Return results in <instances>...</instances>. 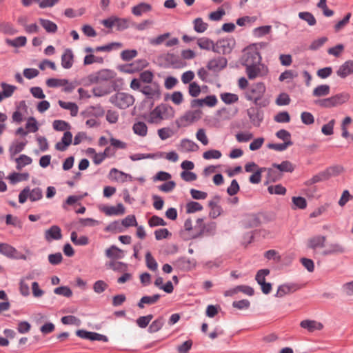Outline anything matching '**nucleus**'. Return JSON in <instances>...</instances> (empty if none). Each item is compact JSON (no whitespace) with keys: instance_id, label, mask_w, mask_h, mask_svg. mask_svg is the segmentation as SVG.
<instances>
[{"instance_id":"nucleus-1","label":"nucleus","mask_w":353,"mask_h":353,"mask_svg":"<svg viewBox=\"0 0 353 353\" xmlns=\"http://www.w3.org/2000/svg\"><path fill=\"white\" fill-rule=\"evenodd\" d=\"M265 86L263 83L259 82L252 84L246 92L245 97L249 101H252L256 106L262 108L268 105L269 101L263 99L265 92Z\"/></svg>"},{"instance_id":"nucleus-2","label":"nucleus","mask_w":353,"mask_h":353,"mask_svg":"<svg viewBox=\"0 0 353 353\" xmlns=\"http://www.w3.org/2000/svg\"><path fill=\"white\" fill-rule=\"evenodd\" d=\"M350 99V94L341 92L330 97L319 99L314 101V104L323 108H332L346 103Z\"/></svg>"},{"instance_id":"nucleus-3","label":"nucleus","mask_w":353,"mask_h":353,"mask_svg":"<svg viewBox=\"0 0 353 353\" xmlns=\"http://www.w3.org/2000/svg\"><path fill=\"white\" fill-rule=\"evenodd\" d=\"M110 102L120 109H126L134 102L132 95L125 92H117L110 98Z\"/></svg>"},{"instance_id":"nucleus-4","label":"nucleus","mask_w":353,"mask_h":353,"mask_svg":"<svg viewBox=\"0 0 353 353\" xmlns=\"http://www.w3.org/2000/svg\"><path fill=\"white\" fill-rule=\"evenodd\" d=\"M201 111L200 110L187 111L175 123L178 128L185 127L190 123L201 119Z\"/></svg>"},{"instance_id":"nucleus-5","label":"nucleus","mask_w":353,"mask_h":353,"mask_svg":"<svg viewBox=\"0 0 353 353\" xmlns=\"http://www.w3.org/2000/svg\"><path fill=\"white\" fill-rule=\"evenodd\" d=\"M235 44V40L232 37L219 39L215 43L214 52L223 54H230Z\"/></svg>"},{"instance_id":"nucleus-6","label":"nucleus","mask_w":353,"mask_h":353,"mask_svg":"<svg viewBox=\"0 0 353 353\" xmlns=\"http://www.w3.org/2000/svg\"><path fill=\"white\" fill-rule=\"evenodd\" d=\"M154 74L150 70H145L140 73L139 79H133L130 83L132 90H139L141 85L153 83Z\"/></svg>"},{"instance_id":"nucleus-7","label":"nucleus","mask_w":353,"mask_h":353,"mask_svg":"<svg viewBox=\"0 0 353 353\" xmlns=\"http://www.w3.org/2000/svg\"><path fill=\"white\" fill-rule=\"evenodd\" d=\"M138 90L149 99L159 98L161 94L160 86L157 82L141 85V88Z\"/></svg>"},{"instance_id":"nucleus-8","label":"nucleus","mask_w":353,"mask_h":353,"mask_svg":"<svg viewBox=\"0 0 353 353\" xmlns=\"http://www.w3.org/2000/svg\"><path fill=\"white\" fill-rule=\"evenodd\" d=\"M261 61V54L256 49L247 50L242 57V64L244 66L260 65Z\"/></svg>"},{"instance_id":"nucleus-9","label":"nucleus","mask_w":353,"mask_h":353,"mask_svg":"<svg viewBox=\"0 0 353 353\" xmlns=\"http://www.w3.org/2000/svg\"><path fill=\"white\" fill-rule=\"evenodd\" d=\"M302 285L296 283H287L279 286L275 294L276 297H283V296L293 293L301 289Z\"/></svg>"},{"instance_id":"nucleus-10","label":"nucleus","mask_w":353,"mask_h":353,"mask_svg":"<svg viewBox=\"0 0 353 353\" xmlns=\"http://www.w3.org/2000/svg\"><path fill=\"white\" fill-rule=\"evenodd\" d=\"M174 265L183 271H189L196 266V261L185 256L178 258L174 263Z\"/></svg>"},{"instance_id":"nucleus-11","label":"nucleus","mask_w":353,"mask_h":353,"mask_svg":"<svg viewBox=\"0 0 353 353\" xmlns=\"http://www.w3.org/2000/svg\"><path fill=\"white\" fill-rule=\"evenodd\" d=\"M228 64V60L223 57H219L210 60L207 64V68L214 72H219L224 69Z\"/></svg>"},{"instance_id":"nucleus-12","label":"nucleus","mask_w":353,"mask_h":353,"mask_svg":"<svg viewBox=\"0 0 353 353\" xmlns=\"http://www.w3.org/2000/svg\"><path fill=\"white\" fill-rule=\"evenodd\" d=\"M164 60L173 68H182L186 66V63L179 55L173 53H167L164 56Z\"/></svg>"},{"instance_id":"nucleus-13","label":"nucleus","mask_w":353,"mask_h":353,"mask_svg":"<svg viewBox=\"0 0 353 353\" xmlns=\"http://www.w3.org/2000/svg\"><path fill=\"white\" fill-rule=\"evenodd\" d=\"M163 106L157 105L153 110L150 113L148 122L150 123H157L160 121L166 119L167 115H163L162 112L165 109Z\"/></svg>"},{"instance_id":"nucleus-14","label":"nucleus","mask_w":353,"mask_h":353,"mask_svg":"<svg viewBox=\"0 0 353 353\" xmlns=\"http://www.w3.org/2000/svg\"><path fill=\"white\" fill-rule=\"evenodd\" d=\"M61 238V230L58 225H52L45 232V239L48 242L52 240H59Z\"/></svg>"},{"instance_id":"nucleus-15","label":"nucleus","mask_w":353,"mask_h":353,"mask_svg":"<svg viewBox=\"0 0 353 353\" xmlns=\"http://www.w3.org/2000/svg\"><path fill=\"white\" fill-rule=\"evenodd\" d=\"M353 73V60H347L344 62L336 71V74L342 79Z\"/></svg>"},{"instance_id":"nucleus-16","label":"nucleus","mask_w":353,"mask_h":353,"mask_svg":"<svg viewBox=\"0 0 353 353\" xmlns=\"http://www.w3.org/2000/svg\"><path fill=\"white\" fill-rule=\"evenodd\" d=\"M72 141V134L70 131L64 132L61 141L58 142L55 145L56 150L63 152L66 150L68 147L71 144Z\"/></svg>"},{"instance_id":"nucleus-17","label":"nucleus","mask_w":353,"mask_h":353,"mask_svg":"<svg viewBox=\"0 0 353 353\" xmlns=\"http://www.w3.org/2000/svg\"><path fill=\"white\" fill-rule=\"evenodd\" d=\"M73 63L74 54L72 50L67 48L61 56V66L65 69H70L72 68Z\"/></svg>"},{"instance_id":"nucleus-18","label":"nucleus","mask_w":353,"mask_h":353,"mask_svg":"<svg viewBox=\"0 0 353 353\" xmlns=\"http://www.w3.org/2000/svg\"><path fill=\"white\" fill-rule=\"evenodd\" d=\"M326 238L325 236H315L308 240L307 247L312 250L322 248L325 246Z\"/></svg>"},{"instance_id":"nucleus-19","label":"nucleus","mask_w":353,"mask_h":353,"mask_svg":"<svg viewBox=\"0 0 353 353\" xmlns=\"http://www.w3.org/2000/svg\"><path fill=\"white\" fill-rule=\"evenodd\" d=\"M199 148L198 145L193 141L188 139H183L181 141L179 150L182 152H194Z\"/></svg>"},{"instance_id":"nucleus-20","label":"nucleus","mask_w":353,"mask_h":353,"mask_svg":"<svg viewBox=\"0 0 353 353\" xmlns=\"http://www.w3.org/2000/svg\"><path fill=\"white\" fill-rule=\"evenodd\" d=\"M300 325L302 328L306 329L311 332L314 330H321L323 327L321 323L312 320H303L301 322Z\"/></svg>"},{"instance_id":"nucleus-21","label":"nucleus","mask_w":353,"mask_h":353,"mask_svg":"<svg viewBox=\"0 0 353 353\" xmlns=\"http://www.w3.org/2000/svg\"><path fill=\"white\" fill-rule=\"evenodd\" d=\"M105 256L112 259H121L124 257V253L122 250L113 245L105 250Z\"/></svg>"},{"instance_id":"nucleus-22","label":"nucleus","mask_w":353,"mask_h":353,"mask_svg":"<svg viewBox=\"0 0 353 353\" xmlns=\"http://www.w3.org/2000/svg\"><path fill=\"white\" fill-rule=\"evenodd\" d=\"M108 216L121 215L125 213V208L122 203H118L117 206H107L103 210Z\"/></svg>"},{"instance_id":"nucleus-23","label":"nucleus","mask_w":353,"mask_h":353,"mask_svg":"<svg viewBox=\"0 0 353 353\" xmlns=\"http://www.w3.org/2000/svg\"><path fill=\"white\" fill-rule=\"evenodd\" d=\"M152 10L150 4L141 2L132 8V13L137 17L141 16L143 13L148 12Z\"/></svg>"},{"instance_id":"nucleus-24","label":"nucleus","mask_w":353,"mask_h":353,"mask_svg":"<svg viewBox=\"0 0 353 353\" xmlns=\"http://www.w3.org/2000/svg\"><path fill=\"white\" fill-rule=\"evenodd\" d=\"M160 297H161V295L159 294H156L152 296H144L138 302L137 306L139 308L143 309L145 307V304H146V305L154 304L159 301Z\"/></svg>"},{"instance_id":"nucleus-25","label":"nucleus","mask_w":353,"mask_h":353,"mask_svg":"<svg viewBox=\"0 0 353 353\" xmlns=\"http://www.w3.org/2000/svg\"><path fill=\"white\" fill-rule=\"evenodd\" d=\"M109 175L114 180L120 181L121 182H125L128 178L130 179H132V176L130 174L119 171L117 168H112L110 171Z\"/></svg>"},{"instance_id":"nucleus-26","label":"nucleus","mask_w":353,"mask_h":353,"mask_svg":"<svg viewBox=\"0 0 353 353\" xmlns=\"http://www.w3.org/2000/svg\"><path fill=\"white\" fill-rule=\"evenodd\" d=\"M272 167L278 169L281 172H292L295 166L290 161H283L281 163H273Z\"/></svg>"},{"instance_id":"nucleus-27","label":"nucleus","mask_w":353,"mask_h":353,"mask_svg":"<svg viewBox=\"0 0 353 353\" xmlns=\"http://www.w3.org/2000/svg\"><path fill=\"white\" fill-rule=\"evenodd\" d=\"M0 253L8 258L12 259L14 254H17V250L13 246L6 243H0Z\"/></svg>"},{"instance_id":"nucleus-28","label":"nucleus","mask_w":353,"mask_h":353,"mask_svg":"<svg viewBox=\"0 0 353 353\" xmlns=\"http://www.w3.org/2000/svg\"><path fill=\"white\" fill-rule=\"evenodd\" d=\"M197 45L201 49L210 50H212L214 52L215 43L212 40L209 38L202 37L197 39Z\"/></svg>"},{"instance_id":"nucleus-29","label":"nucleus","mask_w":353,"mask_h":353,"mask_svg":"<svg viewBox=\"0 0 353 353\" xmlns=\"http://www.w3.org/2000/svg\"><path fill=\"white\" fill-rule=\"evenodd\" d=\"M58 103L61 108L65 110H68L70 112L72 117H76L78 114L79 108L78 105L73 102H65L61 100L58 101Z\"/></svg>"},{"instance_id":"nucleus-30","label":"nucleus","mask_w":353,"mask_h":353,"mask_svg":"<svg viewBox=\"0 0 353 353\" xmlns=\"http://www.w3.org/2000/svg\"><path fill=\"white\" fill-rule=\"evenodd\" d=\"M246 74L249 79H254L261 75V68H263L262 65H246Z\"/></svg>"},{"instance_id":"nucleus-31","label":"nucleus","mask_w":353,"mask_h":353,"mask_svg":"<svg viewBox=\"0 0 353 353\" xmlns=\"http://www.w3.org/2000/svg\"><path fill=\"white\" fill-rule=\"evenodd\" d=\"M330 92V87L327 84H322L316 86L313 92L312 95L316 97H321L327 96Z\"/></svg>"},{"instance_id":"nucleus-32","label":"nucleus","mask_w":353,"mask_h":353,"mask_svg":"<svg viewBox=\"0 0 353 353\" xmlns=\"http://www.w3.org/2000/svg\"><path fill=\"white\" fill-rule=\"evenodd\" d=\"M39 21L48 33H55L57 31L58 28L55 23L43 18H39Z\"/></svg>"},{"instance_id":"nucleus-33","label":"nucleus","mask_w":353,"mask_h":353,"mask_svg":"<svg viewBox=\"0 0 353 353\" xmlns=\"http://www.w3.org/2000/svg\"><path fill=\"white\" fill-rule=\"evenodd\" d=\"M132 130L134 134L143 137H145L148 133V127L143 121H138L134 123Z\"/></svg>"},{"instance_id":"nucleus-34","label":"nucleus","mask_w":353,"mask_h":353,"mask_svg":"<svg viewBox=\"0 0 353 353\" xmlns=\"http://www.w3.org/2000/svg\"><path fill=\"white\" fill-rule=\"evenodd\" d=\"M28 141L25 140L24 141H14L12 143L9 148V152L11 156H15L18 153L21 152L23 150L25 146L26 145Z\"/></svg>"},{"instance_id":"nucleus-35","label":"nucleus","mask_w":353,"mask_h":353,"mask_svg":"<svg viewBox=\"0 0 353 353\" xmlns=\"http://www.w3.org/2000/svg\"><path fill=\"white\" fill-rule=\"evenodd\" d=\"M261 225V219L257 214H250L245 219V225L247 228H256Z\"/></svg>"},{"instance_id":"nucleus-36","label":"nucleus","mask_w":353,"mask_h":353,"mask_svg":"<svg viewBox=\"0 0 353 353\" xmlns=\"http://www.w3.org/2000/svg\"><path fill=\"white\" fill-rule=\"evenodd\" d=\"M162 154H163L162 152H159V153H157V154H154V153H149V154L137 153V154H134L130 155V159L132 161H139V160H141V159H154V158L161 157Z\"/></svg>"},{"instance_id":"nucleus-37","label":"nucleus","mask_w":353,"mask_h":353,"mask_svg":"<svg viewBox=\"0 0 353 353\" xmlns=\"http://www.w3.org/2000/svg\"><path fill=\"white\" fill-rule=\"evenodd\" d=\"M164 325V319L163 316H159L152 322L149 325L148 332L149 333H155L159 331Z\"/></svg>"},{"instance_id":"nucleus-38","label":"nucleus","mask_w":353,"mask_h":353,"mask_svg":"<svg viewBox=\"0 0 353 353\" xmlns=\"http://www.w3.org/2000/svg\"><path fill=\"white\" fill-rule=\"evenodd\" d=\"M98 76L101 81H108L115 77L116 72L112 70L103 69L98 72Z\"/></svg>"},{"instance_id":"nucleus-39","label":"nucleus","mask_w":353,"mask_h":353,"mask_svg":"<svg viewBox=\"0 0 353 353\" xmlns=\"http://www.w3.org/2000/svg\"><path fill=\"white\" fill-rule=\"evenodd\" d=\"M70 239L76 245H86L89 243V239L86 236H81L78 238L77 233L75 231L71 232Z\"/></svg>"},{"instance_id":"nucleus-40","label":"nucleus","mask_w":353,"mask_h":353,"mask_svg":"<svg viewBox=\"0 0 353 353\" xmlns=\"http://www.w3.org/2000/svg\"><path fill=\"white\" fill-rule=\"evenodd\" d=\"M29 174L28 172L17 173L13 172L10 174L9 179L12 184H15L18 182L27 181L29 179Z\"/></svg>"},{"instance_id":"nucleus-41","label":"nucleus","mask_w":353,"mask_h":353,"mask_svg":"<svg viewBox=\"0 0 353 353\" xmlns=\"http://www.w3.org/2000/svg\"><path fill=\"white\" fill-rule=\"evenodd\" d=\"M327 179L332 176H336L343 171V168L341 165H334L328 167L326 170H323Z\"/></svg>"},{"instance_id":"nucleus-42","label":"nucleus","mask_w":353,"mask_h":353,"mask_svg":"<svg viewBox=\"0 0 353 353\" xmlns=\"http://www.w3.org/2000/svg\"><path fill=\"white\" fill-rule=\"evenodd\" d=\"M27 39L24 36L18 37L14 39H7L6 43L12 47L19 48L24 46L26 44Z\"/></svg>"},{"instance_id":"nucleus-43","label":"nucleus","mask_w":353,"mask_h":353,"mask_svg":"<svg viewBox=\"0 0 353 353\" xmlns=\"http://www.w3.org/2000/svg\"><path fill=\"white\" fill-rule=\"evenodd\" d=\"M123 46L121 43L112 42L105 46H98L95 48V52H110L114 49H119Z\"/></svg>"},{"instance_id":"nucleus-44","label":"nucleus","mask_w":353,"mask_h":353,"mask_svg":"<svg viewBox=\"0 0 353 353\" xmlns=\"http://www.w3.org/2000/svg\"><path fill=\"white\" fill-rule=\"evenodd\" d=\"M0 31L5 34L14 35L18 32L13 25L9 22H3L0 24Z\"/></svg>"},{"instance_id":"nucleus-45","label":"nucleus","mask_w":353,"mask_h":353,"mask_svg":"<svg viewBox=\"0 0 353 353\" xmlns=\"http://www.w3.org/2000/svg\"><path fill=\"white\" fill-rule=\"evenodd\" d=\"M194 30L198 33L204 32L208 28V23H205L202 18L198 17L193 21Z\"/></svg>"},{"instance_id":"nucleus-46","label":"nucleus","mask_w":353,"mask_h":353,"mask_svg":"<svg viewBox=\"0 0 353 353\" xmlns=\"http://www.w3.org/2000/svg\"><path fill=\"white\" fill-rule=\"evenodd\" d=\"M32 161V160L30 157L26 154H21L18 158L16 159L17 169L20 170L24 166L30 164Z\"/></svg>"},{"instance_id":"nucleus-47","label":"nucleus","mask_w":353,"mask_h":353,"mask_svg":"<svg viewBox=\"0 0 353 353\" xmlns=\"http://www.w3.org/2000/svg\"><path fill=\"white\" fill-rule=\"evenodd\" d=\"M299 17L306 21L310 26H313L316 23V20L314 15L310 12H300L299 13Z\"/></svg>"},{"instance_id":"nucleus-48","label":"nucleus","mask_w":353,"mask_h":353,"mask_svg":"<svg viewBox=\"0 0 353 353\" xmlns=\"http://www.w3.org/2000/svg\"><path fill=\"white\" fill-rule=\"evenodd\" d=\"M68 83L67 79H59L55 78H50L46 81V85L49 88H57L60 86H64Z\"/></svg>"},{"instance_id":"nucleus-49","label":"nucleus","mask_w":353,"mask_h":353,"mask_svg":"<svg viewBox=\"0 0 353 353\" xmlns=\"http://www.w3.org/2000/svg\"><path fill=\"white\" fill-rule=\"evenodd\" d=\"M293 142H283L282 143H268L267 147L269 149L274 150L276 151L282 152L285 150L288 147L292 146Z\"/></svg>"},{"instance_id":"nucleus-50","label":"nucleus","mask_w":353,"mask_h":353,"mask_svg":"<svg viewBox=\"0 0 353 353\" xmlns=\"http://www.w3.org/2000/svg\"><path fill=\"white\" fill-rule=\"evenodd\" d=\"M268 191L271 194L285 195L287 190L281 184H278L276 185H270L268 188Z\"/></svg>"},{"instance_id":"nucleus-51","label":"nucleus","mask_w":353,"mask_h":353,"mask_svg":"<svg viewBox=\"0 0 353 353\" xmlns=\"http://www.w3.org/2000/svg\"><path fill=\"white\" fill-rule=\"evenodd\" d=\"M221 99L226 104H232L237 102L239 100V97L236 94L230 92L222 93L221 94Z\"/></svg>"},{"instance_id":"nucleus-52","label":"nucleus","mask_w":353,"mask_h":353,"mask_svg":"<svg viewBox=\"0 0 353 353\" xmlns=\"http://www.w3.org/2000/svg\"><path fill=\"white\" fill-rule=\"evenodd\" d=\"M1 87L2 88V94L6 96V97H10L14 92L17 90V87L12 85L8 84L5 82H2L1 83Z\"/></svg>"},{"instance_id":"nucleus-53","label":"nucleus","mask_w":353,"mask_h":353,"mask_svg":"<svg viewBox=\"0 0 353 353\" xmlns=\"http://www.w3.org/2000/svg\"><path fill=\"white\" fill-rule=\"evenodd\" d=\"M52 126L56 131H65L70 129V125L63 120H54Z\"/></svg>"},{"instance_id":"nucleus-54","label":"nucleus","mask_w":353,"mask_h":353,"mask_svg":"<svg viewBox=\"0 0 353 353\" xmlns=\"http://www.w3.org/2000/svg\"><path fill=\"white\" fill-rule=\"evenodd\" d=\"M108 266L116 272H125L128 268L127 264L121 261H110Z\"/></svg>"},{"instance_id":"nucleus-55","label":"nucleus","mask_w":353,"mask_h":353,"mask_svg":"<svg viewBox=\"0 0 353 353\" xmlns=\"http://www.w3.org/2000/svg\"><path fill=\"white\" fill-rule=\"evenodd\" d=\"M152 319H153L152 314H148L146 316H142L139 317L136 320V323L140 328H142V329L145 328L149 325L150 322L151 321V320Z\"/></svg>"},{"instance_id":"nucleus-56","label":"nucleus","mask_w":353,"mask_h":353,"mask_svg":"<svg viewBox=\"0 0 353 353\" xmlns=\"http://www.w3.org/2000/svg\"><path fill=\"white\" fill-rule=\"evenodd\" d=\"M203 206L196 201H190L186 204V212L188 214L201 211Z\"/></svg>"},{"instance_id":"nucleus-57","label":"nucleus","mask_w":353,"mask_h":353,"mask_svg":"<svg viewBox=\"0 0 353 353\" xmlns=\"http://www.w3.org/2000/svg\"><path fill=\"white\" fill-rule=\"evenodd\" d=\"M271 26H263L256 28L253 30V34L256 37H261L270 33Z\"/></svg>"},{"instance_id":"nucleus-58","label":"nucleus","mask_w":353,"mask_h":353,"mask_svg":"<svg viewBox=\"0 0 353 353\" xmlns=\"http://www.w3.org/2000/svg\"><path fill=\"white\" fill-rule=\"evenodd\" d=\"M325 180H327V179L326 178L324 171H322V172L318 173L317 174L314 175L311 179L307 180L305 182V185H311L314 183H319V182H321L323 181H325Z\"/></svg>"},{"instance_id":"nucleus-59","label":"nucleus","mask_w":353,"mask_h":353,"mask_svg":"<svg viewBox=\"0 0 353 353\" xmlns=\"http://www.w3.org/2000/svg\"><path fill=\"white\" fill-rule=\"evenodd\" d=\"M145 262L147 267L152 270L155 271L157 270L158 264L154 258L152 256L150 252H147L145 254Z\"/></svg>"},{"instance_id":"nucleus-60","label":"nucleus","mask_w":353,"mask_h":353,"mask_svg":"<svg viewBox=\"0 0 353 353\" xmlns=\"http://www.w3.org/2000/svg\"><path fill=\"white\" fill-rule=\"evenodd\" d=\"M138 54L136 50H124L121 53V58L124 61H130Z\"/></svg>"},{"instance_id":"nucleus-61","label":"nucleus","mask_w":353,"mask_h":353,"mask_svg":"<svg viewBox=\"0 0 353 353\" xmlns=\"http://www.w3.org/2000/svg\"><path fill=\"white\" fill-rule=\"evenodd\" d=\"M148 225L150 228L157 226H165L167 225L166 222L161 218L157 215H153L148 220Z\"/></svg>"},{"instance_id":"nucleus-62","label":"nucleus","mask_w":353,"mask_h":353,"mask_svg":"<svg viewBox=\"0 0 353 353\" xmlns=\"http://www.w3.org/2000/svg\"><path fill=\"white\" fill-rule=\"evenodd\" d=\"M26 128L28 130V132H36L39 130L38 123L34 117H30L28 119Z\"/></svg>"},{"instance_id":"nucleus-63","label":"nucleus","mask_w":353,"mask_h":353,"mask_svg":"<svg viewBox=\"0 0 353 353\" xmlns=\"http://www.w3.org/2000/svg\"><path fill=\"white\" fill-rule=\"evenodd\" d=\"M266 170L265 168H258L257 170L249 178V181L253 184H258L261 181V173Z\"/></svg>"},{"instance_id":"nucleus-64","label":"nucleus","mask_w":353,"mask_h":353,"mask_svg":"<svg viewBox=\"0 0 353 353\" xmlns=\"http://www.w3.org/2000/svg\"><path fill=\"white\" fill-rule=\"evenodd\" d=\"M188 93L192 97H198L201 93V88L199 85L195 82H191L188 87Z\"/></svg>"}]
</instances>
